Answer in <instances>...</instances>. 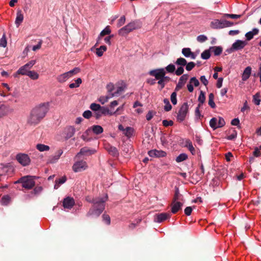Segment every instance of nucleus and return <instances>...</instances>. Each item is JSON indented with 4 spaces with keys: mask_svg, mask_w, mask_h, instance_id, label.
Instances as JSON below:
<instances>
[{
    "mask_svg": "<svg viewBox=\"0 0 261 261\" xmlns=\"http://www.w3.org/2000/svg\"><path fill=\"white\" fill-rule=\"evenodd\" d=\"M7 41L6 40V35L4 34L0 39V46L5 47L7 46Z\"/></svg>",
    "mask_w": 261,
    "mask_h": 261,
    "instance_id": "nucleus-47",
    "label": "nucleus"
},
{
    "mask_svg": "<svg viewBox=\"0 0 261 261\" xmlns=\"http://www.w3.org/2000/svg\"><path fill=\"white\" fill-rule=\"evenodd\" d=\"M234 23L225 19H215L211 22L210 26L214 29H221L232 26Z\"/></svg>",
    "mask_w": 261,
    "mask_h": 261,
    "instance_id": "nucleus-4",
    "label": "nucleus"
},
{
    "mask_svg": "<svg viewBox=\"0 0 261 261\" xmlns=\"http://www.w3.org/2000/svg\"><path fill=\"white\" fill-rule=\"evenodd\" d=\"M214 95L213 94V93H211L209 94L208 103L209 106L212 108H215L216 107V105L214 102Z\"/></svg>",
    "mask_w": 261,
    "mask_h": 261,
    "instance_id": "nucleus-39",
    "label": "nucleus"
},
{
    "mask_svg": "<svg viewBox=\"0 0 261 261\" xmlns=\"http://www.w3.org/2000/svg\"><path fill=\"white\" fill-rule=\"evenodd\" d=\"M82 80L81 78H78L75 81L74 83H71L69 84V87L70 88H74L79 87L80 84L82 83Z\"/></svg>",
    "mask_w": 261,
    "mask_h": 261,
    "instance_id": "nucleus-41",
    "label": "nucleus"
},
{
    "mask_svg": "<svg viewBox=\"0 0 261 261\" xmlns=\"http://www.w3.org/2000/svg\"><path fill=\"white\" fill-rule=\"evenodd\" d=\"M253 102L257 106L259 105L260 102V95L258 93L256 94L253 97Z\"/></svg>",
    "mask_w": 261,
    "mask_h": 261,
    "instance_id": "nucleus-49",
    "label": "nucleus"
},
{
    "mask_svg": "<svg viewBox=\"0 0 261 261\" xmlns=\"http://www.w3.org/2000/svg\"><path fill=\"white\" fill-rule=\"evenodd\" d=\"M16 159L23 166L29 165L31 162L30 157L25 153L17 154L16 156Z\"/></svg>",
    "mask_w": 261,
    "mask_h": 261,
    "instance_id": "nucleus-12",
    "label": "nucleus"
},
{
    "mask_svg": "<svg viewBox=\"0 0 261 261\" xmlns=\"http://www.w3.org/2000/svg\"><path fill=\"white\" fill-rule=\"evenodd\" d=\"M207 39V37L204 35H199L197 38V41L199 42H203L205 41Z\"/></svg>",
    "mask_w": 261,
    "mask_h": 261,
    "instance_id": "nucleus-58",
    "label": "nucleus"
},
{
    "mask_svg": "<svg viewBox=\"0 0 261 261\" xmlns=\"http://www.w3.org/2000/svg\"><path fill=\"white\" fill-rule=\"evenodd\" d=\"M225 124L224 119L222 117L213 118L210 121V125L213 129L223 126Z\"/></svg>",
    "mask_w": 261,
    "mask_h": 261,
    "instance_id": "nucleus-10",
    "label": "nucleus"
},
{
    "mask_svg": "<svg viewBox=\"0 0 261 261\" xmlns=\"http://www.w3.org/2000/svg\"><path fill=\"white\" fill-rule=\"evenodd\" d=\"M195 66V64L193 62H190L188 63H187L186 65V69L187 71H191Z\"/></svg>",
    "mask_w": 261,
    "mask_h": 261,
    "instance_id": "nucleus-54",
    "label": "nucleus"
},
{
    "mask_svg": "<svg viewBox=\"0 0 261 261\" xmlns=\"http://www.w3.org/2000/svg\"><path fill=\"white\" fill-rule=\"evenodd\" d=\"M170 79H161L158 80V84L161 86V89H163L165 86V83H167L170 81Z\"/></svg>",
    "mask_w": 261,
    "mask_h": 261,
    "instance_id": "nucleus-50",
    "label": "nucleus"
},
{
    "mask_svg": "<svg viewBox=\"0 0 261 261\" xmlns=\"http://www.w3.org/2000/svg\"><path fill=\"white\" fill-rule=\"evenodd\" d=\"M63 151L61 149L58 150L54 155L50 156L48 159V163H56L60 158L61 155L63 154Z\"/></svg>",
    "mask_w": 261,
    "mask_h": 261,
    "instance_id": "nucleus-24",
    "label": "nucleus"
},
{
    "mask_svg": "<svg viewBox=\"0 0 261 261\" xmlns=\"http://www.w3.org/2000/svg\"><path fill=\"white\" fill-rule=\"evenodd\" d=\"M75 203L74 200L70 197L65 198L63 201V205L65 208L71 209Z\"/></svg>",
    "mask_w": 261,
    "mask_h": 261,
    "instance_id": "nucleus-20",
    "label": "nucleus"
},
{
    "mask_svg": "<svg viewBox=\"0 0 261 261\" xmlns=\"http://www.w3.org/2000/svg\"><path fill=\"white\" fill-rule=\"evenodd\" d=\"M148 154L150 157H154V158L164 157L167 154V153L165 151L161 150H157V149H152V150H149L148 152Z\"/></svg>",
    "mask_w": 261,
    "mask_h": 261,
    "instance_id": "nucleus-16",
    "label": "nucleus"
},
{
    "mask_svg": "<svg viewBox=\"0 0 261 261\" xmlns=\"http://www.w3.org/2000/svg\"><path fill=\"white\" fill-rule=\"evenodd\" d=\"M164 103L166 104V105L164 107V110L166 111H169L172 109V106L170 105L169 101L167 99H165L164 100Z\"/></svg>",
    "mask_w": 261,
    "mask_h": 261,
    "instance_id": "nucleus-51",
    "label": "nucleus"
},
{
    "mask_svg": "<svg viewBox=\"0 0 261 261\" xmlns=\"http://www.w3.org/2000/svg\"><path fill=\"white\" fill-rule=\"evenodd\" d=\"M182 203L179 201H174L171 205V212L173 214L176 213L181 208Z\"/></svg>",
    "mask_w": 261,
    "mask_h": 261,
    "instance_id": "nucleus-25",
    "label": "nucleus"
},
{
    "mask_svg": "<svg viewBox=\"0 0 261 261\" xmlns=\"http://www.w3.org/2000/svg\"><path fill=\"white\" fill-rule=\"evenodd\" d=\"M107 49V47L105 45H101L99 47L96 48L95 53L98 57H100L103 55V53L106 51Z\"/></svg>",
    "mask_w": 261,
    "mask_h": 261,
    "instance_id": "nucleus-31",
    "label": "nucleus"
},
{
    "mask_svg": "<svg viewBox=\"0 0 261 261\" xmlns=\"http://www.w3.org/2000/svg\"><path fill=\"white\" fill-rule=\"evenodd\" d=\"M103 220L105 222V223L109 225L110 224L111 220L110 217L108 215L103 214L102 215Z\"/></svg>",
    "mask_w": 261,
    "mask_h": 261,
    "instance_id": "nucleus-60",
    "label": "nucleus"
},
{
    "mask_svg": "<svg viewBox=\"0 0 261 261\" xmlns=\"http://www.w3.org/2000/svg\"><path fill=\"white\" fill-rule=\"evenodd\" d=\"M36 178L35 176H25L20 178L18 181H16L15 183L21 182L22 183V186L23 188L27 189H32L35 184L34 179Z\"/></svg>",
    "mask_w": 261,
    "mask_h": 261,
    "instance_id": "nucleus-5",
    "label": "nucleus"
},
{
    "mask_svg": "<svg viewBox=\"0 0 261 261\" xmlns=\"http://www.w3.org/2000/svg\"><path fill=\"white\" fill-rule=\"evenodd\" d=\"M87 167L88 166L85 161H76L72 166V170L75 172H79L86 170Z\"/></svg>",
    "mask_w": 261,
    "mask_h": 261,
    "instance_id": "nucleus-13",
    "label": "nucleus"
},
{
    "mask_svg": "<svg viewBox=\"0 0 261 261\" xmlns=\"http://www.w3.org/2000/svg\"><path fill=\"white\" fill-rule=\"evenodd\" d=\"M189 78V75L188 74H184L180 76L178 82L177 84L175 87V91H178L185 85L187 81Z\"/></svg>",
    "mask_w": 261,
    "mask_h": 261,
    "instance_id": "nucleus-19",
    "label": "nucleus"
},
{
    "mask_svg": "<svg viewBox=\"0 0 261 261\" xmlns=\"http://www.w3.org/2000/svg\"><path fill=\"white\" fill-rule=\"evenodd\" d=\"M95 152V150H90L87 147H83L81 148L80 151L77 153L75 157V159L79 157L81 155H89L93 154Z\"/></svg>",
    "mask_w": 261,
    "mask_h": 261,
    "instance_id": "nucleus-23",
    "label": "nucleus"
},
{
    "mask_svg": "<svg viewBox=\"0 0 261 261\" xmlns=\"http://www.w3.org/2000/svg\"><path fill=\"white\" fill-rule=\"evenodd\" d=\"M83 116L84 118L88 119L92 116V112L89 110L85 111L83 113Z\"/></svg>",
    "mask_w": 261,
    "mask_h": 261,
    "instance_id": "nucleus-62",
    "label": "nucleus"
},
{
    "mask_svg": "<svg viewBox=\"0 0 261 261\" xmlns=\"http://www.w3.org/2000/svg\"><path fill=\"white\" fill-rule=\"evenodd\" d=\"M189 106L188 103L185 102L180 107L177 114V119L179 121H182L186 118L188 114Z\"/></svg>",
    "mask_w": 261,
    "mask_h": 261,
    "instance_id": "nucleus-11",
    "label": "nucleus"
},
{
    "mask_svg": "<svg viewBox=\"0 0 261 261\" xmlns=\"http://www.w3.org/2000/svg\"><path fill=\"white\" fill-rule=\"evenodd\" d=\"M101 113L103 115L112 116L116 114V112H113V111L110 110L108 108L106 107H101L100 108Z\"/></svg>",
    "mask_w": 261,
    "mask_h": 261,
    "instance_id": "nucleus-30",
    "label": "nucleus"
},
{
    "mask_svg": "<svg viewBox=\"0 0 261 261\" xmlns=\"http://www.w3.org/2000/svg\"><path fill=\"white\" fill-rule=\"evenodd\" d=\"M171 101L173 105H175L177 103L176 93L173 92L171 95Z\"/></svg>",
    "mask_w": 261,
    "mask_h": 261,
    "instance_id": "nucleus-56",
    "label": "nucleus"
},
{
    "mask_svg": "<svg viewBox=\"0 0 261 261\" xmlns=\"http://www.w3.org/2000/svg\"><path fill=\"white\" fill-rule=\"evenodd\" d=\"M181 53L186 58H190L193 60L195 59L197 56L196 54L192 52L191 49L188 47L182 48Z\"/></svg>",
    "mask_w": 261,
    "mask_h": 261,
    "instance_id": "nucleus-21",
    "label": "nucleus"
},
{
    "mask_svg": "<svg viewBox=\"0 0 261 261\" xmlns=\"http://www.w3.org/2000/svg\"><path fill=\"white\" fill-rule=\"evenodd\" d=\"M42 120L31 110L27 117L26 125L28 126H35L38 124Z\"/></svg>",
    "mask_w": 261,
    "mask_h": 261,
    "instance_id": "nucleus-7",
    "label": "nucleus"
},
{
    "mask_svg": "<svg viewBox=\"0 0 261 261\" xmlns=\"http://www.w3.org/2000/svg\"><path fill=\"white\" fill-rule=\"evenodd\" d=\"M134 132H122L123 136L122 138V141H125L126 139H129L133 135Z\"/></svg>",
    "mask_w": 261,
    "mask_h": 261,
    "instance_id": "nucleus-42",
    "label": "nucleus"
},
{
    "mask_svg": "<svg viewBox=\"0 0 261 261\" xmlns=\"http://www.w3.org/2000/svg\"><path fill=\"white\" fill-rule=\"evenodd\" d=\"M184 146L189 149L193 155L195 154L196 150L191 140L186 139L185 141Z\"/></svg>",
    "mask_w": 261,
    "mask_h": 261,
    "instance_id": "nucleus-27",
    "label": "nucleus"
},
{
    "mask_svg": "<svg viewBox=\"0 0 261 261\" xmlns=\"http://www.w3.org/2000/svg\"><path fill=\"white\" fill-rule=\"evenodd\" d=\"M49 107V102H41L35 106L31 110L43 119L48 112Z\"/></svg>",
    "mask_w": 261,
    "mask_h": 261,
    "instance_id": "nucleus-2",
    "label": "nucleus"
},
{
    "mask_svg": "<svg viewBox=\"0 0 261 261\" xmlns=\"http://www.w3.org/2000/svg\"><path fill=\"white\" fill-rule=\"evenodd\" d=\"M13 109L9 106L0 104V117H4L13 112Z\"/></svg>",
    "mask_w": 261,
    "mask_h": 261,
    "instance_id": "nucleus-18",
    "label": "nucleus"
},
{
    "mask_svg": "<svg viewBox=\"0 0 261 261\" xmlns=\"http://www.w3.org/2000/svg\"><path fill=\"white\" fill-rule=\"evenodd\" d=\"M106 149L108 150L109 153L113 156H117L118 154V150L115 147L108 146V147H106Z\"/></svg>",
    "mask_w": 261,
    "mask_h": 261,
    "instance_id": "nucleus-34",
    "label": "nucleus"
},
{
    "mask_svg": "<svg viewBox=\"0 0 261 261\" xmlns=\"http://www.w3.org/2000/svg\"><path fill=\"white\" fill-rule=\"evenodd\" d=\"M198 99L199 102L201 104H202L204 102L205 99V97L204 93L202 91H200Z\"/></svg>",
    "mask_w": 261,
    "mask_h": 261,
    "instance_id": "nucleus-52",
    "label": "nucleus"
},
{
    "mask_svg": "<svg viewBox=\"0 0 261 261\" xmlns=\"http://www.w3.org/2000/svg\"><path fill=\"white\" fill-rule=\"evenodd\" d=\"M42 190L41 187H37L35 188L32 192V194L37 195L41 193Z\"/></svg>",
    "mask_w": 261,
    "mask_h": 261,
    "instance_id": "nucleus-59",
    "label": "nucleus"
},
{
    "mask_svg": "<svg viewBox=\"0 0 261 261\" xmlns=\"http://www.w3.org/2000/svg\"><path fill=\"white\" fill-rule=\"evenodd\" d=\"M210 50L214 54L215 56H219L222 52V48L220 46L211 47Z\"/></svg>",
    "mask_w": 261,
    "mask_h": 261,
    "instance_id": "nucleus-33",
    "label": "nucleus"
},
{
    "mask_svg": "<svg viewBox=\"0 0 261 261\" xmlns=\"http://www.w3.org/2000/svg\"><path fill=\"white\" fill-rule=\"evenodd\" d=\"M10 201V197L7 195L3 196L1 200V203L3 205H8Z\"/></svg>",
    "mask_w": 261,
    "mask_h": 261,
    "instance_id": "nucleus-38",
    "label": "nucleus"
},
{
    "mask_svg": "<svg viewBox=\"0 0 261 261\" xmlns=\"http://www.w3.org/2000/svg\"><path fill=\"white\" fill-rule=\"evenodd\" d=\"M114 86L113 84H109L107 86L108 91L109 93L107 95L100 96L98 98V101L102 104L103 105L107 102L109 99L112 98V96L111 94V92L113 90Z\"/></svg>",
    "mask_w": 261,
    "mask_h": 261,
    "instance_id": "nucleus-15",
    "label": "nucleus"
},
{
    "mask_svg": "<svg viewBox=\"0 0 261 261\" xmlns=\"http://www.w3.org/2000/svg\"><path fill=\"white\" fill-rule=\"evenodd\" d=\"M111 31L110 29V27L109 26H107L100 33L98 37V39H97V42L95 44V45H97L98 44H99L100 43V40L101 39V38L102 37V36H104L106 35H109L111 33Z\"/></svg>",
    "mask_w": 261,
    "mask_h": 261,
    "instance_id": "nucleus-28",
    "label": "nucleus"
},
{
    "mask_svg": "<svg viewBox=\"0 0 261 261\" xmlns=\"http://www.w3.org/2000/svg\"><path fill=\"white\" fill-rule=\"evenodd\" d=\"M170 217V214L166 213L158 214L154 217V221L156 223H161Z\"/></svg>",
    "mask_w": 261,
    "mask_h": 261,
    "instance_id": "nucleus-17",
    "label": "nucleus"
},
{
    "mask_svg": "<svg viewBox=\"0 0 261 261\" xmlns=\"http://www.w3.org/2000/svg\"><path fill=\"white\" fill-rule=\"evenodd\" d=\"M92 132H84V133L82 135V138L84 141H89L90 140V138H87V136H89L90 135L89 133H91ZM94 133L96 135H98L100 134H101L102 132H92Z\"/></svg>",
    "mask_w": 261,
    "mask_h": 261,
    "instance_id": "nucleus-35",
    "label": "nucleus"
},
{
    "mask_svg": "<svg viewBox=\"0 0 261 261\" xmlns=\"http://www.w3.org/2000/svg\"><path fill=\"white\" fill-rule=\"evenodd\" d=\"M175 64L180 66H184L187 64V61L185 58H179L176 60Z\"/></svg>",
    "mask_w": 261,
    "mask_h": 261,
    "instance_id": "nucleus-44",
    "label": "nucleus"
},
{
    "mask_svg": "<svg viewBox=\"0 0 261 261\" xmlns=\"http://www.w3.org/2000/svg\"><path fill=\"white\" fill-rule=\"evenodd\" d=\"M252 68L250 66H247L244 70L242 74V80L243 81H247L251 75Z\"/></svg>",
    "mask_w": 261,
    "mask_h": 261,
    "instance_id": "nucleus-22",
    "label": "nucleus"
},
{
    "mask_svg": "<svg viewBox=\"0 0 261 261\" xmlns=\"http://www.w3.org/2000/svg\"><path fill=\"white\" fill-rule=\"evenodd\" d=\"M247 44L246 41L241 40H237L232 44L231 48L229 49L230 52H232L236 50H241L244 48Z\"/></svg>",
    "mask_w": 261,
    "mask_h": 261,
    "instance_id": "nucleus-14",
    "label": "nucleus"
},
{
    "mask_svg": "<svg viewBox=\"0 0 261 261\" xmlns=\"http://www.w3.org/2000/svg\"><path fill=\"white\" fill-rule=\"evenodd\" d=\"M66 181V177L63 176L60 178L56 179L55 181V184L54 185V189H58L59 187Z\"/></svg>",
    "mask_w": 261,
    "mask_h": 261,
    "instance_id": "nucleus-32",
    "label": "nucleus"
},
{
    "mask_svg": "<svg viewBox=\"0 0 261 261\" xmlns=\"http://www.w3.org/2000/svg\"><path fill=\"white\" fill-rule=\"evenodd\" d=\"M107 194H105L101 197H97L93 199L92 201H89L93 203V207L88 213V216L95 217L99 216L105 210V202L108 200Z\"/></svg>",
    "mask_w": 261,
    "mask_h": 261,
    "instance_id": "nucleus-1",
    "label": "nucleus"
},
{
    "mask_svg": "<svg viewBox=\"0 0 261 261\" xmlns=\"http://www.w3.org/2000/svg\"><path fill=\"white\" fill-rule=\"evenodd\" d=\"M184 72V69L182 66H180L177 68V69L175 70V74L177 75H181Z\"/></svg>",
    "mask_w": 261,
    "mask_h": 261,
    "instance_id": "nucleus-61",
    "label": "nucleus"
},
{
    "mask_svg": "<svg viewBox=\"0 0 261 261\" xmlns=\"http://www.w3.org/2000/svg\"><path fill=\"white\" fill-rule=\"evenodd\" d=\"M165 71H167L168 72L172 73L175 70V66L174 65L172 64H170L167 66L165 68Z\"/></svg>",
    "mask_w": 261,
    "mask_h": 261,
    "instance_id": "nucleus-46",
    "label": "nucleus"
},
{
    "mask_svg": "<svg viewBox=\"0 0 261 261\" xmlns=\"http://www.w3.org/2000/svg\"><path fill=\"white\" fill-rule=\"evenodd\" d=\"M155 112L152 111H149L146 116V118L147 120H150L153 118V116L155 115Z\"/></svg>",
    "mask_w": 261,
    "mask_h": 261,
    "instance_id": "nucleus-57",
    "label": "nucleus"
},
{
    "mask_svg": "<svg viewBox=\"0 0 261 261\" xmlns=\"http://www.w3.org/2000/svg\"><path fill=\"white\" fill-rule=\"evenodd\" d=\"M23 20V15L21 13L20 11H19L17 13L16 18L15 19V24L16 27L18 28L20 24L22 23Z\"/></svg>",
    "mask_w": 261,
    "mask_h": 261,
    "instance_id": "nucleus-29",
    "label": "nucleus"
},
{
    "mask_svg": "<svg viewBox=\"0 0 261 261\" xmlns=\"http://www.w3.org/2000/svg\"><path fill=\"white\" fill-rule=\"evenodd\" d=\"M141 23L139 20H135L128 23L118 31V34L124 36L134 30L141 28Z\"/></svg>",
    "mask_w": 261,
    "mask_h": 261,
    "instance_id": "nucleus-3",
    "label": "nucleus"
},
{
    "mask_svg": "<svg viewBox=\"0 0 261 261\" xmlns=\"http://www.w3.org/2000/svg\"><path fill=\"white\" fill-rule=\"evenodd\" d=\"M187 159L188 155L186 153H180L176 157L175 161L177 163H180L186 160Z\"/></svg>",
    "mask_w": 261,
    "mask_h": 261,
    "instance_id": "nucleus-37",
    "label": "nucleus"
},
{
    "mask_svg": "<svg viewBox=\"0 0 261 261\" xmlns=\"http://www.w3.org/2000/svg\"><path fill=\"white\" fill-rule=\"evenodd\" d=\"M80 71V69L79 68L75 67L72 70L59 75L57 77V80L59 83H64L74 75L79 73Z\"/></svg>",
    "mask_w": 261,
    "mask_h": 261,
    "instance_id": "nucleus-6",
    "label": "nucleus"
},
{
    "mask_svg": "<svg viewBox=\"0 0 261 261\" xmlns=\"http://www.w3.org/2000/svg\"><path fill=\"white\" fill-rule=\"evenodd\" d=\"M35 60H32L24 65L21 66L17 70V73H20L21 75H27L28 72L33 66L36 64Z\"/></svg>",
    "mask_w": 261,
    "mask_h": 261,
    "instance_id": "nucleus-9",
    "label": "nucleus"
},
{
    "mask_svg": "<svg viewBox=\"0 0 261 261\" xmlns=\"http://www.w3.org/2000/svg\"><path fill=\"white\" fill-rule=\"evenodd\" d=\"M166 71L164 68L151 70L148 72L150 75L154 76L155 79L157 80L163 78L165 79H170L169 77L166 76Z\"/></svg>",
    "mask_w": 261,
    "mask_h": 261,
    "instance_id": "nucleus-8",
    "label": "nucleus"
},
{
    "mask_svg": "<svg viewBox=\"0 0 261 261\" xmlns=\"http://www.w3.org/2000/svg\"><path fill=\"white\" fill-rule=\"evenodd\" d=\"M211 50L210 49L208 50H205L201 54V57L202 59L207 60L210 58L211 56L210 54Z\"/></svg>",
    "mask_w": 261,
    "mask_h": 261,
    "instance_id": "nucleus-45",
    "label": "nucleus"
},
{
    "mask_svg": "<svg viewBox=\"0 0 261 261\" xmlns=\"http://www.w3.org/2000/svg\"><path fill=\"white\" fill-rule=\"evenodd\" d=\"M125 22V17L124 16H121L118 20L117 25V27H120L123 25Z\"/></svg>",
    "mask_w": 261,
    "mask_h": 261,
    "instance_id": "nucleus-53",
    "label": "nucleus"
},
{
    "mask_svg": "<svg viewBox=\"0 0 261 261\" xmlns=\"http://www.w3.org/2000/svg\"><path fill=\"white\" fill-rule=\"evenodd\" d=\"M30 78L33 80H36L39 78L38 73L34 70H30L27 75Z\"/></svg>",
    "mask_w": 261,
    "mask_h": 261,
    "instance_id": "nucleus-36",
    "label": "nucleus"
},
{
    "mask_svg": "<svg viewBox=\"0 0 261 261\" xmlns=\"http://www.w3.org/2000/svg\"><path fill=\"white\" fill-rule=\"evenodd\" d=\"M190 83L192 84L195 87H198L199 85V81L195 77H191Z\"/></svg>",
    "mask_w": 261,
    "mask_h": 261,
    "instance_id": "nucleus-55",
    "label": "nucleus"
},
{
    "mask_svg": "<svg viewBox=\"0 0 261 261\" xmlns=\"http://www.w3.org/2000/svg\"><path fill=\"white\" fill-rule=\"evenodd\" d=\"M36 148L40 151H48L49 149V146L42 144H37L36 146Z\"/></svg>",
    "mask_w": 261,
    "mask_h": 261,
    "instance_id": "nucleus-40",
    "label": "nucleus"
},
{
    "mask_svg": "<svg viewBox=\"0 0 261 261\" xmlns=\"http://www.w3.org/2000/svg\"><path fill=\"white\" fill-rule=\"evenodd\" d=\"M90 108L94 112L98 111L101 108V106L99 104L92 103L90 106Z\"/></svg>",
    "mask_w": 261,
    "mask_h": 261,
    "instance_id": "nucleus-48",
    "label": "nucleus"
},
{
    "mask_svg": "<svg viewBox=\"0 0 261 261\" xmlns=\"http://www.w3.org/2000/svg\"><path fill=\"white\" fill-rule=\"evenodd\" d=\"M258 32H259V30L258 29L254 28L252 29V31L246 33L245 35V36L246 38V40L247 41H250L253 38V37L255 35H257Z\"/></svg>",
    "mask_w": 261,
    "mask_h": 261,
    "instance_id": "nucleus-26",
    "label": "nucleus"
},
{
    "mask_svg": "<svg viewBox=\"0 0 261 261\" xmlns=\"http://www.w3.org/2000/svg\"><path fill=\"white\" fill-rule=\"evenodd\" d=\"M173 124V122L172 120H164L163 121V124L165 126H171Z\"/></svg>",
    "mask_w": 261,
    "mask_h": 261,
    "instance_id": "nucleus-64",
    "label": "nucleus"
},
{
    "mask_svg": "<svg viewBox=\"0 0 261 261\" xmlns=\"http://www.w3.org/2000/svg\"><path fill=\"white\" fill-rule=\"evenodd\" d=\"M124 89L122 87H119L114 92H111V94L112 97L118 96L123 91Z\"/></svg>",
    "mask_w": 261,
    "mask_h": 261,
    "instance_id": "nucleus-43",
    "label": "nucleus"
},
{
    "mask_svg": "<svg viewBox=\"0 0 261 261\" xmlns=\"http://www.w3.org/2000/svg\"><path fill=\"white\" fill-rule=\"evenodd\" d=\"M250 108L249 106L248 105L247 101H245L244 103L243 107L241 108V112H244L246 110H249Z\"/></svg>",
    "mask_w": 261,
    "mask_h": 261,
    "instance_id": "nucleus-63",
    "label": "nucleus"
}]
</instances>
